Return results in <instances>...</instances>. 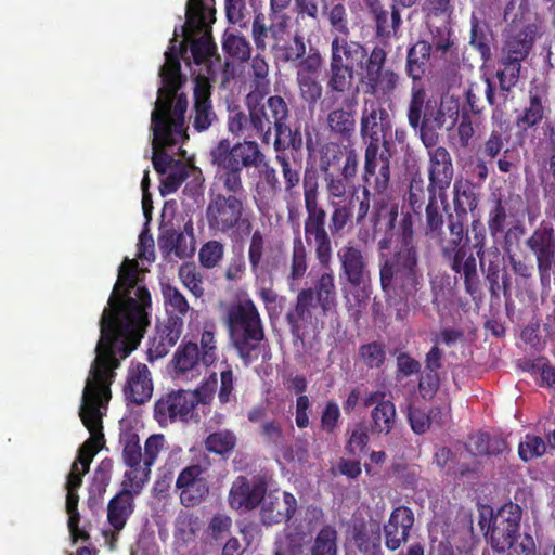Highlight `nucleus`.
<instances>
[{"mask_svg":"<svg viewBox=\"0 0 555 555\" xmlns=\"http://www.w3.org/2000/svg\"><path fill=\"white\" fill-rule=\"evenodd\" d=\"M216 166V185L209 192L205 219L214 235L238 241L251 233L253 211L243 182L244 168H258L264 154L255 141L244 140L231 145L223 139L210 152Z\"/></svg>","mask_w":555,"mask_h":555,"instance_id":"obj_1","label":"nucleus"},{"mask_svg":"<svg viewBox=\"0 0 555 555\" xmlns=\"http://www.w3.org/2000/svg\"><path fill=\"white\" fill-rule=\"evenodd\" d=\"M139 263L126 259L100 320V339L95 358L101 364L119 367L120 360L138 348L150 325L152 298L144 285L138 284Z\"/></svg>","mask_w":555,"mask_h":555,"instance_id":"obj_2","label":"nucleus"},{"mask_svg":"<svg viewBox=\"0 0 555 555\" xmlns=\"http://www.w3.org/2000/svg\"><path fill=\"white\" fill-rule=\"evenodd\" d=\"M379 283L385 300L396 309V319H405L425 284L410 214L400 220L399 242L379 262Z\"/></svg>","mask_w":555,"mask_h":555,"instance_id":"obj_3","label":"nucleus"},{"mask_svg":"<svg viewBox=\"0 0 555 555\" xmlns=\"http://www.w3.org/2000/svg\"><path fill=\"white\" fill-rule=\"evenodd\" d=\"M515 5V1L511 0L504 8L503 18L507 26L503 31L499 56L501 68L495 74L499 81L500 102H498L493 82L490 78H486L485 94L491 106H499L507 102L508 93L519 81L522 63L529 57L540 36L539 25L525 20L521 5L517 12H514Z\"/></svg>","mask_w":555,"mask_h":555,"instance_id":"obj_4","label":"nucleus"},{"mask_svg":"<svg viewBox=\"0 0 555 555\" xmlns=\"http://www.w3.org/2000/svg\"><path fill=\"white\" fill-rule=\"evenodd\" d=\"M101 362L102 358H99L91 364L79 411V416L91 435L79 447L75 461L79 463V467H82V473L89 472L93 457L102 448L104 434L101 409H106L111 400V385L116 376L114 372L116 367L101 364Z\"/></svg>","mask_w":555,"mask_h":555,"instance_id":"obj_5","label":"nucleus"},{"mask_svg":"<svg viewBox=\"0 0 555 555\" xmlns=\"http://www.w3.org/2000/svg\"><path fill=\"white\" fill-rule=\"evenodd\" d=\"M304 206V237L306 242L319 243L328 236H341L352 223L353 204L345 201H331V212L320 203V184L315 171L306 170L302 178Z\"/></svg>","mask_w":555,"mask_h":555,"instance_id":"obj_6","label":"nucleus"},{"mask_svg":"<svg viewBox=\"0 0 555 555\" xmlns=\"http://www.w3.org/2000/svg\"><path fill=\"white\" fill-rule=\"evenodd\" d=\"M224 324L229 343L245 365L266 359L269 348L264 324L256 304L250 298L231 302L225 311Z\"/></svg>","mask_w":555,"mask_h":555,"instance_id":"obj_7","label":"nucleus"},{"mask_svg":"<svg viewBox=\"0 0 555 555\" xmlns=\"http://www.w3.org/2000/svg\"><path fill=\"white\" fill-rule=\"evenodd\" d=\"M447 115L451 119L450 129L459 117V106L444 111L442 103L427 98V92L420 83H413L408 104L406 117L409 126L418 131L425 147H435L440 139L439 131L444 128Z\"/></svg>","mask_w":555,"mask_h":555,"instance_id":"obj_8","label":"nucleus"},{"mask_svg":"<svg viewBox=\"0 0 555 555\" xmlns=\"http://www.w3.org/2000/svg\"><path fill=\"white\" fill-rule=\"evenodd\" d=\"M453 225L451 238L439 247L441 257L449 263L450 269L463 279L465 291L474 296L479 292L480 279L477 271V259L468 246V233L455 231Z\"/></svg>","mask_w":555,"mask_h":555,"instance_id":"obj_9","label":"nucleus"},{"mask_svg":"<svg viewBox=\"0 0 555 555\" xmlns=\"http://www.w3.org/2000/svg\"><path fill=\"white\" fill-rule=\"evenodd\" d=\"M387 51L380 46H374L370 57L358 72L359 83L364 95L389 98L397 90L400 76L391 67H387Z\"/></svg>","mask_w":555,"mask_h":555,"instance_id":"obj_10","label":"nucleus"},{"mask_svg":"<svg viewBox=\"0 0 555 555\" xmlns=\"http://www.w3.org/2000/svg\"><path fill=\"white\" fill-rule=\"evenodd\" d=\"M521 507L513 502L502 505L489 519L480 516L479 525L483 530L487 525L486 538L498 553L509 550L520 535Z\"/></svg>","mask_w":555,"mask_h":555,"instance_id":"obj_11","label":"nucleus"},{"mask_svg":"<svg viewBox=\"0 0 555 555\" xmlns=\"http://www.w3.org/2000/svg\"><path fill=\"white\" fill-rule=\"evenodd\" d=\"M339 279L353 289L358 302L366 301L371 295V271L362 249L352 243L343 245L337 250Z\"/></svg>","mask_w":555,"mask_h":555,"instance_id":"obj_12","label":"nucleus"},{"mask_svg":"<svg viewBox=\"0 0 555 555\" xmlns=\"http://www.w3.org/2000/svg\"><path fill=\"white\" fill-rule=\"evenodd\" d=\"M391 129L388 111L377 101L364 100L360 117V135L365 144L364 151L390 150L387 138Z\"/></svg>","mask_w":555,"mask_h":555,"instance_id":"obj_13","label":"nucleus"},{"mask_svg":"<svg viewBox=\"0 0 555 555\" xmlns=\"http://www.w3.org/2000/svg\"><path fill=\"white\" fill-rule=\"evenodd\" d=\"M328 236V244L326 241L319 243L306 242L307 246L313 249L314 258L319 266L324 270L314 283L313 300L321 308L324 315L334 311L337 306V291L335 285V275L332 269L333 260V244L332 238Z\"/></svg>","mask_w":555,"mask_h":555,"instance_id":"obj_14","label":"nucleus"},{"mask_svg":"<svg viewBox=\"0 0 555 555\" xmlns=\"http://www.w3.org/2000/svg\"><path fill=\"white\" fill-rule=\"evenodd\" d=\"M525 246L534 257L542 288H550L555 273V230L553 225L542 221L526 238Z\"/></svg>","mask_w":555,"mask_h":555,"instance_id":"obj_15","label":"nucleus"},{"mask_svg":"<svg viewBox=\"0 0 555 555\" xmlns=\"http://www.w3.org/2000/svg\"><path fill=\"white\" fill-rule=\"evenodd\" d=\"M248 111L249 126L263 142H269L272 129L279 134L289 116L288 105L280 95L269 96L263 104L248 102Z\"/></svg>","mask_w":555,"mask_h":555,"instance_id":"obj_16","label":"nucleus"},{"mask_svg":"<svg viewBox=\"0 0 555 555\" xmlns=\"http://www.w3.org/2000/svg\"><path fill=\"white\" fill-rule=\"evenodd\" d=\"M179 89L171 92L162 83L158 89V96L155 102V108L151 114V119L155 113L165 124L166 129L176 138L188 140L189 135L184 127L185 112L188 109V98L184 93L178 94Z\"/></svg>","mask_w":555,"mask_h":555,"instance_id":"obj_17","label":"nucleus"},{"mask_svg":"<svg viewBox=\"0 0 555 555\" xmlns=\"http://www.w3.org/2000/svg\"><path fill=\"white\" fill-rule=\"evenodd\" d=\"M391 154L389 150L364 151L363 186L370 188L374 198H384L392 189Z\"/></svg>","mask_w":555,"mask_h":555,"instance_id":"obj_18","label":"nucleus"},{"mask_svg":"<svg viewBox=\"0 0 555 555\" xmlns=\"http://www.w3.org/2000/svg\"><path fill=\"white\" fill-rule=\"evenodd\" d=\"M194 396L190 390H171L154 403V418L165 427L177 422L188 423L194 417Z\"/></svg>","mask_w":555,"mask_h":555,"instance_id":"obj_19","label":"nucleus"},{"mask_svg":"<svg viewBox=\"0 0 555 555\" xmlns=\"http://www.w3.org/2000/svg\"><path fill=\"white\" fill-rule=\"evenodd\" d=\"M180 502L185 507L198 505L209 493L206 468L199 464L184 467L176 480Z\"/></svg>","mask_w":555,"mask_h":555,"instance_id":"obj_20","label":"nucleus"},{"mask_svg":"<svg viewBox=\"0 0 555 555\" xmlns=\"http://www.w3.org/2000/svg\"><path fill=\"white\" fill-rule=\"evenodd\" d=\"M428 155V180L431 191L440 193L442 203L447 199V190L450 188L454 176L452 156L444 146L426 147Z\"/></svg>","mask_w":555,"mask_h":555,"instance_id":"obj_21","label":"nucleus"},{"mask_svg":"<svg viewBox=\"0 0 555 555\" xmlns=\"http://www.w3.org/2000/svg\"><path fill=\"white\" fill-rule=\"evenodd\" d=\"M268 486L263 479L249 480L245 476H238L229 492V505L241 512H249L262 505L267 495Z\"/></svg>","mask_w":555,"mask_h":555,"instance_id":"obj_22","label":"nucleus"},{"mask_svg":"<svg viewBox=\"0 0 555 555\" xmlns=\"http://www.w3.org/2000/svg\"><path fill=\"white\" fill-rule=\"evenodd\" d=\"M263 13H257L251 25V36L257 50L264 51L267 48V39L272 40L273 50L280 43H283L292 35L291 16H268Z\"/></svg>","mask_w":555,"mask_h":555,"instance_id":"obj_23","label":"nucleus"},{"mask_svg":"<svg viewBox=\"0 0 555 555\" xmlns=\"http://www.w3.org/2000/svg\"><path fill=\"white\" fill-rule=\"evenodd\" d=\"M438 199H440V193H431L429 202L426 204L423 210H425V235L435 242L438 247L442 246L444 241L451 238L453 225L460 228L462 233H466L465 225L460 222V218L449 214L447 217V231L443 229L444 218L440 211ZM459 231V229H455Z\"/></svg>","mask_w":555,"mask_h":555,"instance_id":"obj_24","label":"nucleus"},{"mask_svg":"<svg viewBox=\"0 0 555 555\" xmlns=\"http://www.w3.org/2000/svg\"><path fill=\"white\" fill-rule=\"evenodd\" d=\"M526 206L519 194H509L506 197L500 196L494 201L493 206L489 210L487 225L490 235L495 238L499 235H505L507 231V218L516 219L524 217Z\"/></svg>","mask_w":555,"mask_h":555,"instance_id":"obj_25","label":"nucleus"},{"mask_svg":"<svg viewBox=\"0 0 555 555\" xmlns=\"http://www.w3.org/2000/svg\"><path fill=\"white\" fill-rule=\"evenodd\" d=\"M349 36H335L331 42V61L358 74L370 57L367 48Z\"/></svg>","mask_w":555,"mask_h":555,"instance_id":"obj_26","label":"nucleus"},{"mask_svg":"<svg viewBox=\"0 0 555 555\" xmlns=\"http://www.w3.org/2000/svg\"><path fill=\"white\" fill-rule=\"evenodd\" d=\"M153 131V167L159 175H165L169 168L173 166L176 160L166 151V146H175L183 143L185 140L173 137L165 127L164 121L158 113H155L152 118Z\"/></svg>","mask_w":555,"mask_h":555,"instance_id":"obj_27","label":"nucleus"},{"mask_svg":"<svg viewBox=\"0 0 555 555\" xmlns=\"http://www.w3.org/2000/svg\"><path fill=\"white\" fill-rule=\"evenodd\" d=\"M183 327L184 321L180 315L167 317L163 323L157 324L147 349V359L154 361L165 357L181 337Z\"/></svg>","mask_w":555,"mask_h":555,"instance_id":"obj_28","label":"nucleus"},{"mask_svg":"<svg viewBox=\"0 0 555 555\" xmlns=\"http://www.w3.org/2000/svg\"><path fill=\"white\" fill-rule=\"evenodd\" d=\"M414 525L413 511L404 505L392 509L388 521L383 527L386 547L395 552L404 544Z\"/></svg>","mask_w":555,"mask_h":555,"instance_id":"obj_29","label":"nucleus"},{"mask_svg":"<svg viewBox=\"0 0 555 555\" xmlns=\"http://www.w3.org/2000/svg\"><path fill=\"white\" fill-rule=\"evenodd\" d=\"M317 305L313 300L311 287L299 291L294 308L285 315L286 323L294 338L299 340L305 338L306 330L312 324L313 309H315Z\"/></svg>","mask_w":555,"mask_h":555,"instance_id":"obj_30","label":"nucleus"},{"mask_svg":"<svg viewBox=\"0 0 555 555\" xmlns=\"http://www.w3.org/2000/svg\"><path fill=\"white\" fill-rule=\"evenodd\" d=\"M511 135L501 130L493 129L487 139L480 144L478 155L487 158L490 163L496 159L500 172L509 173L516 168L511 151L505 149L509 143Z\"/></svg>","mask_w":555,"mask_h":555,"instance_id":"obj_31","label":"nucleus"},{"mask_svg":"<svg viewBox=\"0 0 555 555\" xmlns=\"http://www.w3.org/2000/svg\"><path fill=\"white\" fill-rule=\"evenodd\" d=\"M357 105V96L352 95L343 101L341 107H335L328 112L326 125L331 134L341 141L351 140L356 132Z\"/></svg>","mask_w":555,"mask_h":555,"instance_id":"obj_32","label":"nucleus"},{"mask_svg":"<svg viewBox=\"0 0 555 555\" xmlns=\"http://www.w3.org/2000/svg\"><path fill=\"white\" fill-rule=\"evenodd\" d=\"M210 96V83L204 78L196 79L193 92L194 104L190 120L193 128L198 132L207 130L217 119Z\"/></svg>","mask_w":555,"mask_h":555,"instance_id":"obj_33","label":"nucleus"},{"mask_svg":"<svg viewBox=\"0 0 555 555\" xmlns=\"http://www.w3.org/2000/svg\"><path fill=\"white\" fill-rule=\"evenodd\" d=\"M297 511V500L289 492H283L280 499L278 491L267 493L260 509L261 521L266 526L286 522Z\"/></svg>","mask_w":555,"mask_h":555,"instance_id":"obj_34","label":"nucleus"},{"mask_svg":"<svg viewBox=\"0 0 555 555\" xmlns=\"http://www.w3.org/2000/svg\"><path fill=\"white\" fill-rule=\"evenodd\" d=\"M165 442L166 439L163 434L151 435L144 443L143 470L125 473L124 478H126V483L130 485L134 493L139 494L150 480L151 467L155 464Z\"/></svg>","mask_w":555,"mask_h":555,"instance_id":"obj_35","label":"nucleus"},{"mask_svg":"<svg viewBox=\"0 0 555 555\" xmlns=\"http://www.w3.org/2000/svg\"><path fill=\"white\" fill-rule=\"evenodd\" d=\"M526 234V227L521 220L514 222L503 237V249L507 255L511 270L517 279L529 281L533 278L534 266L527 259H521L512 251L514 245H518Z\"/></svg>","mask_w":555,"mask_h":555,"instance_id":"obj_36","label":"nucleus"},{"mask_svg":"<svg viewBox=\"0 0 555 555\" xmlns=\"http://www.w3.org/2000/svg\"><path fill=\"white\" fill-rule=\"evenodd\" d=\"M124 393L127 401L137 405L144 404L151 399L153 382L146 364L139 362L130 365Z\"/></svg>","mask_w":555,"mask_h":555,"instance_id":"obj_37","label":"nucleus"},{"mask_svg":"<svg viewBox=\"0 0 555 555\" xmlns=\"http://www.w3.org/2000/svg\"><path fill=\"white\" fill-rule=\"evenodd\" d=\"M443 351L434 345L425 354V369L421 373L418 390L423 399L430 400L440 388L441 378L439 370L442 367Z\"/></svg>","mask_w":555,"mask_h":555,"instance_id":"obj_38","label":"nucleus"},{"mask_svg":"<svg viewBox=\"0 0 555 555\" xmlns=\"http://www.w3.org/2000/svg\"><path fill=\"white\" fill-rule=\"evenodd\" d=\"M134 491L122 481V489L113 496L107 505V521L115 531L120 532L134 512Z\"/></svg>","mask_w":555,"mask_h":555,"instance_id":"obj_39","label":"nucleus"},{"mask_svg":"<svg viewBox=\"0 0 555 555\" xmlns=\"http://www.w3.org/2000/svg\"><path fill=\"white\" fill-rule=\"evenodd\" d=\"M547 92L538 86H531L528 103L521 114L516 117V126L524 131L534 128L545 118L547 112Z\"/></svg>","mask_w":555,"mask_h":555,"instance_id":"obj_40","label":"nucleus"},{"mask_svg":"<svg viewBox=\"0 0 555 555\" xmlns=\"http://www.w3.org/2000/svg\"><path fill=\"white\" fill-rule=\"evenodd\" d=\"M364 2L375 23L376 37L389 39L395 36L401 25V14L397 5L392 3L389 18V12L380 0H364Z\"/></svg>","mask_w":555,"mask_h":555,"instance_id":"obj_41","label":"nucleus"},{"mask_svg":"<svg viewBox=\"0 0 555 555\" xmlns=\"http://www.w3.org/2000/svg\"><path fill=\"white\" fill-rule=\"evenodd\" d=\"M171 362L177 377L191 378L198 375V366L202 363L198 345L192 341H182Z\"/></svg>","mask_w":555,"mask_h":555,"instance_id":"obj_42","label":"nucleus"},{"mask_svg":"<svg viewBox=\"0 0 555 555\" xmlns=\"http://www.w3.org/2000/svg\"><path fill=\"white\" fill-rule=\"evenodd\" d=\"M356 73L330 60V74L326 82L328 93L322 101V105L332 108L338 101L334 93H344L351 86Z\"/></svg>","mask_w":555,"mask_h":555,"instance_id":"obj_43","label":"nucleus"},{"mask_svg":"<svg viewBox=\"0 0 555 555\" xmlns=\"http://www.w3.org/2000/svg\"><path fill=\"white\" fill-rule=\"evenodd\" d=\"M467 451L475 456H496L507 449V441L500 436H490L488 433L478 431L468 437Z\"/></svg>","mask_w":555,"mask_h":555,"instance_id":"obj_44","label":"nucleus"},{"mask_svg":"<svg viewBox=\"0 0 555 555\" xmlns=\"http://www.w3.org/2000/svg\"><path fill=\"white\" fill-rule=\"evenodd\" d=\"M165 64L159 70V77L162 83L173 92L175 89H180L183 82H185L181 74L180 50L175 44H171L165 52Z\"/></svg>","mask_w":555,"mask_h":555,"instance_id":"obj_45","label":"nucleus"},{"mask_svg":"<svg viewBox=\"0 0 555 555\" xmlns=\"http://www.w3.org/2000/svg\"><path fill=\"white\" fill-rule=\"evenodd\" d=\"M431 54V44L425 40H418L413 44L406 56V74L414 83L425 75L427 63Z\"/></svg>","mask_w":555,"mask_h":555,"instance_id":"obj_46","label":"nucleus"},{"mask_svg":"<svg viewBox=\"0 0 555 555\" xmlns=\"http://www.w3.org/2000/svg\"><path fill=\"white\" fill-rule=\"evenodd\" d=\"M119 443L122 447V462L129 468L128 472L143 470V453L139 435L132 429H127L120 434Z\"/></svg>","mask_w":555,"mask_h":555,"instance_id":"obj_47","label":"nucleus"},{"mask_svg":"<svg viewBox=\"0 0 555 555\" xmlns=\"http://www.w3.org/2000/svg\"><path fill=\"white\" fill-rule=\"evenodd\" d=\"M371 433L376 435H389L396 427L397 410L395 403L389 400L374 406L370 413Z\"/></svg>","mask_w":555,"mask_h":555,"instance_id":"obj_48","label":"nucleus"},{"mask_svg":"<svg viewBox=\"0 0 555 555\" xmlns=\"http://www.w3.org/2000/svg\"><path fill=\"white\" fill-rule=\"evenodd\" d=\"M372 207L371 222L375 231H393L398 219V205L389 204L385 198H373Z\"/></svg>","mask_w":555,"mask_h":555,"instance_id":"obj_49","label":"nucleus"},{"mask_svg":"<svg viewBox=\"0 0 555 555\" xmlns=\"http://www.w3.org/2000/svg\"><path fill=\"white\" fill-rule=\"evenodd\" d=\"M158 247L164 255L175 254L179 258L190 257L194 253V248L188 246L185 235L172 228L160 231Z\"/></svg>","mask_w":555,"mask_h":555,"instance_id":"obj_50","label":"nucleus"},{"mask_svg":"<svg viewBox=\"0 0 555 555\" xmlns=\"http://www.w3.org/2000/svg\"><path fill=\"white\" fill-rule=\"evenodd\" d=\"M454 217L460 218V222L464 224V221L467 218V214L473 211L478 206V196L475 193L473 186L468 183H455L454 184Z\"/></svg>","mask_w":555,"mask_h":555,"instance_id":"obj_51","label":"nucleus"},{"mask_svg":"<svg viewBox=\"0 0 555 555\" xmlns=\"http://www.w3.org/2000/svg\"><path fill=\"white\" fill-rule=\"evenodd\" d=\"M431 193L430 181L426 184L420 172L413 173L409 184L408 203L415 215H422Z\"/></svg>","mask_w":555,"mask_h":555,"instance_id":"obj_52","label":"nucleus"},{"mask_svg":"<svg viewBox=\"0 0 555 555\" xmlns=\"http://www.w3.org/2000/svg\"><path fill=\"white\" fill-rule=\"evenodd\" d=\"M352 541L357 548L365 555H384L379 528L370 532L365 524L354 525L352 528Z\"/></svg>","mask_w":555,"mask_h":555,"instance_id":"obj_53","label":"nucleus"},{"mask_svg":"<svg viewBox=\"0 0 555 555\" xmlns=\"http://www.w3.org/2000/svg\"><path fill=\"white\" fill-rule=\"evenodd\" d=\"M306 241L298 234L293 238L289 273L287 281L293 284L301 280L308 270V249Z\"/></svg>","mask_w":555,"mask_h":555,"instance_id":"obj_54","label":"nucleus"},{"mask_svg":"<svg viewBox=\"0 0 555 555\" xmlns=\"http://www.w3.org/2000/svg\"><path fill=\"white\" fill-rule=\"evenodd\" d=\"M272 52L280 62L295 64L307 54L305 39L296 33L275 47Z\"/></svg>","mask_w":555,"mask_h":555,"instance_id":"obj_55","label":"nucleus"},{"mask_svg":"<svg viewBox=\"0 0 555 555\" xmlns=\"http://www.w3.org/2000/svg\"><path fill=\"white\" fill-rule=\"evenodd\" d=\"M470 46L479 52L483 62L491 59L490 30L486 23H481L475 15L470 18Z\"/></svg>","mask_w":555,"mask_h":555,"instance_id":"obj_56","label":"nucleus"},{"mask_svg":"<svg viewBox=\"0 0 555 555\" xmlns=\"http://www.w3.org/2000/svg\"><path fill=\"white\" fill-rule=\"evenodd\" d=\"M162 293L167 317L180 315L182 319L191 310L184 295L170 284L163 285Z\"/></svg>","mask_w":555,"mask_h":555,"instance_id":"obj_57","label":"nucleus"},{"mask_svg":"<svg viewBox=\"0 0 555 555\" xmlns=\"http://www.w3.org/2000/svg\"><path fill=\"white\" fill-rule=\"evenodd\" d=\"M344 157V146L336 142L324 143L319 150V169L322 175L339 169Z\"/></svg>","mask_w":555,"mask_h":555,"instance_id":"obj_58","label":"nucleus"},{"mask_svg":"<svg viewBox=\"0 0 555 555\" xmlns=\"http://www.w3.org/2000/svg\"><path fill=\"white\" fill-rule=\"evenodd\" d=\"M222 49L229 57L238 62L249 60L251 54L250 43L243 35L225 33Z\"/></svg>","mask_w":555,"mask_h":555,"instance_id":"obj_59","label":"nucleus"},{"mask_svg":"<svg viewBox=\"0 0 555 555\" xmlns=\"http://www.w3.org/2000/svg\"><path fill=\"white\" fill-rule=\"evenodd\" d=\"M275 162L281 167L285 193L289 196L297 194L301 180L300 166L293 164L286 154H276Z\"/></svg>","mask_w":555,"mask_h":555,"instance_id":"obj_60","label":"nucleus"},{"mask_svg":"<svg viewBox=\"0 0 555 555\" xmlns=\"http://www.w3.org/2000/svg\"><path fill=\"white\" fill-rule=\"evenodd\" d=\"M358 354L367 369H380L387 359L386 345L378 340L362 344L359 347Z\"/></svg>","mask_w":555,"mask_h":555,"instance_id":"obj_61","label":"nucleus"},{"mask_svg":"<svg viewBox=\"0 0 555 555\" xmlns=\"http://www.w3.org/2000/svg\"><path fill=\"white\" fill-rule=\"evenodd\" d=\"M337 531L332 526H324L314 539L311 555H337Z\"/></svg>","mask_w":555,"mask_h":555,"instance_id":"obj_62","label":"nucleus"},{"mask_svg":"<svg viewBox=\"0 0 555 555\" xmlns=\"http://www.w3.org/2000/svg\"><path fill=\"white\" fill-rule=\"evenodd\" d=\"M235 444L236 437L230 430L212 433L205 440L206 450L219 455L230 453Z\"/></svg>","mask_w":555,"mask_h":555,"instance_id":"obj_63","label":"nucleus"},{"mask_svg":"<svg viewBox=\"0 0 555 555\" xmlns=\"http://www.w3.org/2000/svg\"><path fill=\"white\" fill-rule=\"evenodd\" d=\"M300 96L308 105H315L322 98L323 87L319 76L296 77Z\"/></svg>","mask_w":555,"mask_h":555,"instance_id":"obj_64","label":"nucleus"}]
</instances>
